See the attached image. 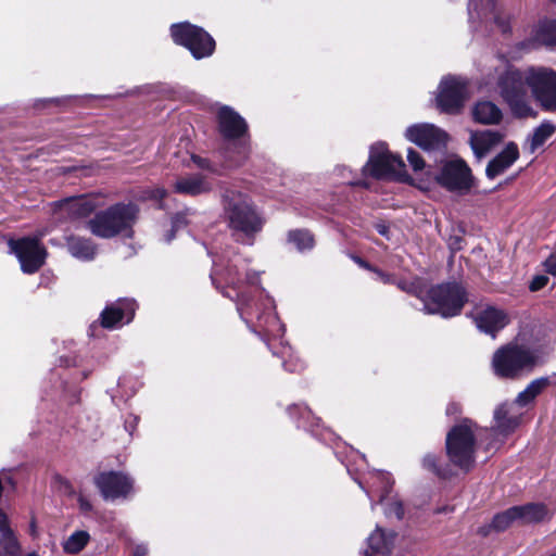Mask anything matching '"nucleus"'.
I'll return each mask as SVG.
<instances>
[{"label": "nucleus", "instance_id": "nucleus-16", "mask_svg": "<svg viewBox=\"0 0 556 556\" xmlns=\"http://www.w3.org/2000/svg\"><path fill=\"white\" fill-rule=\"evenodd\" d=\"M525 79L534 99L538 100L543 93L556 85V72L548 67L532 66L526 70Z\"/></svg>", "mask_w": 556, "mask_h": 556}, {"label": "nucleus", "instance_id": "nucleus-15", "mask_svg": "<svg viewBox=\"0 0 556 556\" xmlns=\"http://www.w3.org/2000/svg\"><path fill=\"white\" fill-rule=\"evenodd\" d=\"M473 320L480 331L495 338L509 324L510 318L504 309L486 306L475 314Z\"/></svg>", "mask_w": 556, "mask_h": 556}, {"label": "nucleus", "instance_id": "nucleus-1", "mask_svg": "<svg viewBox=\"0 0 556 556\" xmlns=\"http://www.w3.org/2000/svg\"><path fill=\"white\" fill-rule=\"evenodd\" d=\"M224 217L239 241L252 244L254 236L263 228L264 220L247 195L226 190L223 195Z\"/></svg>", "mask_w": 556, "mask_h": 556}, {"label": "nucleus", "instance_id": "nucleus-32", "mask_svg": "<svg viewBox=\"0 0 556 556\" xmlns=\"http://www.w3.org/2000/svg\"><path fill=\"white\" fill-rule=\"evenodd\" d=\"M371 488L379 492V502L384 503L392 489L393 481L389 473L377 472L371 476Z\"/></svg>", "mask_w": 556, "mask_h": 556}, {"label": "nucleus", "instance_id": "nucleus-13", "mask_svg": "<svg viewBox=\"0 0 556 556\" xmlns=\"http://www.w3.org/2000/svg\"><path fill=\"white\" fill-rule=\"evenodd\" d=\"M94 483L105 501L126 497L132 490V481L126 475L116 471L101 472Z\"/></svg>", "mask_w": 556, "mask_h": 556}, {"label": "nucleus", "instance_id": "nucleus-49", "mask_svg": "<svg viewBox=\"0 0 556 556\" xmlns=\"http://www.w3.org/2000/svg\"><path fill=\"white\" fill-rule=\"evenodd\" d=\"M283 367L286 368V370L292 372V371H299V370L303 369L304 365L300 361H296L294 364L291 361H289V362H283Z\"/></svg>", "mask_w": 556, "mask_h": 556}, {"label": "nucleus", "instance_id": "nucleus-25", "mask_svg": "<svg viewBox=\"0 0 556 556\" xmlns=\"http://www.w3.org/2000/svg\"><path fill=\"white\" fill-rule=\"evenodd\" d=\"M66 244L68 252L76 258L91 261L96 256L97 248L90 239L71 236L66 239Z\"/></svg>", "mask_w": 556, "mask_h": 556}, {"label": "nucleus", "instance_id": "nucleus-17", "mask_svg": "<svg viewBox=\"0 0 556 556\" xmlns=\"http://www.w3.org/2000/svg\"><path fill=\"white\" fill-rule=\"evenodd\" d=\"M521 413L517 412L515 404L504 403L494 412L495 425L491 430L492 435H503L511 433L519 425Z\"/></svg>", "mask_w": 556, "mask_h": 556}, {"label": "nucleus", "instance_id": "nucleus-43", "mask_svg": "<svg viewBox=\"0 0 556 556\" xmlns=\"http://www.w3.org/2000/svg\"><path fill=\"white\" fill-rule=\"evenodd\" d=\"M422 465L426 469L439 475L443 476V473L440 471V469L437 466V458L435 456L428 454L422 459Z\"/></svg>", "mask_w": 556, "mask_h": 556}, {"label": "nucleus", "instance_id": "nucleus-56", "mask_svg": "<svg viewBox=\"0 0 556 556\" xmlns=\"http://www.w3.org/2000/svg\"><path fill=\"white\" fill-rule=\"evenodd\" d=\"M495 446H496V445L494 444V441L492 440L491 442H489V443L486 444V450H491V448H493V447H495Z\"/></svg>", "mask_w": 556, "mask_h": 556}, {"label": "nucleus", "instance_id": "nucleus-5", "mask_svg": "<svg viewBox=\"0 0 556 556\" xmlns=\"http://www.w3.org/2000/svg\"><path fill=\"white\" fill-rule=\"evenodd\" d=\"M476 425L465 419L455 425L446 435V454L450 462L464 472L470 471L476 463Z\"/></svg>", "mask_w": 556, "mask_h": 556}, {"label": "nucleus", "instance_id": "nucleus-53", "mask_svg": "<svg viewBox=\"0 0 556 556\" xmlns=\"http://www.w3.org/2000/svg\"><path fill=\"white\" fill-rule=\"evenodd\" d=\"M146 554H147V548L144 546H137L134 552V556H146Z\"/></svg>", "mask_w": 556, "mask_h": 556}, {"label": "nucleus", "instance_id": "nucleus-39", "mask_svg": "<svg viewBox=\"0 0 556 556\" xmlns=\"http://www.w3.org/2000/svg\"><path fill=\"white\" fill-rule=\"evenodd\" d=\"M237 296H238L237 309H238L240 316L242 318L251 316L252 314L250 312V309H251L250 298L244 293L238 294Z\"/></svg>", "mask_w": 556, "mask_h": 556}, {"label": "nucleus", "instance_id": "nucleus-14", "mask_svg": "<svg viewBox=\"0 0 556 556\" xmlns=\"http://www.w3.org/2000/svg\"><path fill=\"white\" fill-rule=\"evenodd\" d=\"M405 136L424 150L441 148L447 140V135L432 124L413 125L406 129Z\"/></svg>", "mask_w": 556, "mask_h": 556}, {"label": "nucleus", "instance_id": "nucleus-27", "mask_svg": "<svg viewBox=\"0 0 556 556\" xmlns=\"http://www.w3.org/2000/svg\"><path fill=\"white\" fill-rule=\"evenodd\" d=\"M472 115L476 122L484 125L498 124L502 119L501 110L490 101L478 102L472 110Z\"/></svg>", "mask_w": 556, "mask_h": 556}, {"label": "nucleus", "instance_id": "nucleus-8", "mask_svg": "<svg viewBox=\"0 0 556 556\" xmlns=\"http://www.w3.org/2000/svg\"><path fill=\"white\" fill-rule=\"evenodd\" d=\"M40 237H24L21 239H10L8 245L10 252L17 257L21 268L25 274H34L43 266L48 252L40 243Z\"/></svg>", "mask_w": 556, "mask_h": 556}, {"label": "nucleus", "instance_id": "nucleus-50", "mask_svg": "<svg viewBox=\"0 0 556 556\" xmlns=\"http://www.w3.org/2000/svg\"><path fill=\"white\" fill-rule=\"evenodd\" d=\"M78 505L81 511L88 513L92 509V505L85 496L79 495L78 496Z\"/></svg>", "mask_w": 556, "mask_h": 556}, {"label": "nucleus", "instance_id": "nucleus-57", "mask_svg": "<svg viewBox=\"0 0 556 556\" xmlns=\"http://www.w3.org/2000/svg\"><path fill=\"white\" fill-rule=\"evenodd\" d=\"M365 556H369V552L368 551H366Z\"/></svg>", "mask_w": 556, "mask_h": 556}, {"label": "nucleus", "instance_id": "nucleus-36", "mask_svg": "<svg viewBox=\"0 0 556 556\" xmlns=\"http://www.w3.org/2000/svg\"><path fill=\"white\" fill-rule=\"evenodd\" d=\"M536 101L542 110L546 112H556V85L543 93Z\"/></svg>", "mask_w": 556, "mask_h": 556}, {"label": "nucleus", "instance_id": "nucleus-34", "mask_svg": "<svg viewBox=\"0 0 556 556\" xmlns=\"http://www.w3.org/2000/svg\"><path fill=\"white\" fill-rule=\"evenodd\" d=\"M289 241L293 243L299 251L309 250L314 247V238L306 230L290 231Z\"/></svg>", "mask_w": 556, "mask_h": 556}, {"label": "nucleus", "instance_id": "nucleus-12", "mask_svg": "<svg viewBox=\"0 0 556 556\" xmlns=\"http://www.w3.org/2000/svg\"><path fill=\"white\" fill-rule=\"evenodd\" d=\"M404 167V162L400 156L390 153L380 144L371 148L365 170L372 177L384 178L399 174Z\"/></svg>", "mask_w": 556, "mask_h": 556}, {"label": "nucleus", "instance_id": "nucleus-46", "mask_svg": "<svg viewBox=\"0 0 556 556\" xmlns=\"http://www.w3.org/2000/svg\"><path fill=\"white\" fill-rule=\"evenodd\" d=\"M372 273H375L377 275V278L382 281L383 283H394L395 282V278L393 275H390L388 273H384L382 270H380L379 268L376 267V270H372Z\"/></svg>", "mask_w": 556, "mask_h": 556}, {"label": "nucleus", "instance_id": "nucleus-47", "mask_svg": "<svg viewBox=\"0 0 556 556\" xmlns=\"http://www.w3.org/2000/svg\"><path fill=\"white\" fill-rule=\"evenodd\" d=\"M545 267L551 275L556 276V253L545 261Z\"/></svg>", "mask_w": 556, "mask_h": 556}, {"label": "nucleus", "instance_id": "nucleus-31", "mask_svg": "<svg viewBox=\"0 0 556 556\" xmlns=\"http://www.w3.org/2000/svg\"><path fill=\"white\" fill-rule=\"evenodd\" d=\"M519 517L517 506L510 507L505 511L496 514L492 519L490 528L497 532L505 531L510 526L519 523Z\"/></svg>", "mask_w": 556, "mask_h": 556}, {"label": "nucleus", "instance_id": "nucleus-22", "mask_svg": "<svg viewBox=\"0 0 556 556\" xmlns=\"http://www.w3.org/2000/svg\"><path fill=\"white\" fill-rule=\"evenodd\" d=\"M97 205L92 197L83 195L65 199L60 203V208L72 218H83L90 215L96 210Z\"/></svg>", "mask_w": 556, "mask_h": 556}, {"label": "nucleus", "instance_id": "nucleus-10", "mask_svg": "<svg viewBox=\"0 0 556 556\" xmlns=\"http://www.w3.org/2000/svg\"><path fill=\"white\" fill-rule=\"evenodd\" d=\"M218 126L223 137L227 140H240L238 147V163L244 160L248 155V147L243 142V137L247 134L248 125L245 121L230 108L224 106L218 112Z\"/></svg>", "mask_w": 556, "mask_h": 556}, {"label": "nucleus", "instance_id": "nucleus-37", "mask_svg": "<svg viewBox=\"0 0 556 556\" xmlns=\"http://www.w3.org/2000/svg\"><path fill=\"white\" fill-rule=\"evenodd\" d=\"M542 40L546 45H556V21L548 22L543 26Z\"/></svg>", "mask_w": 556, "mask_h": 556}, {"label": "nucleus", "instance_id": "nucleus-45", "mask_svg": "<svg viewBox=\"0 0 556 556\" xmlns=\"http://www.w3.org/2000/svg\"><path fill=\"white\" fill-rule=\"evenodd\" d=\"M167 191L164 188H154L147 191V199L162 200L166 197Z\"/></svg>", "mask_w": 556, "mask_h": 556}, {"label": "nucleus", "instance_id": "nucleus-4", "mask_svg": "<svg viewBox=\"0 0 556 556\" xmlns=\"http://www.w3.org/2000/svg\"><path fill=\"white\" fill-rule=\"evenodd\" d=\"M542 363L538 349L510 342L495 351L492 367L496 376L515 379Z\"/></svg>", "mask_w": 556, "mask_h": 556}, {"label": "nucleus", "instance_id": "nucleus-52", "mask_svg": "<svg viewBox=\"0 0 556 556\" xmlns=\"http://www.w3.org/2000/svg\"><path fill=\"white\" fill-rule=\"evenodd\" d=\"M459 412H460V407L456 403H451L446 407V414L447 415H455V414H458Z\"/></svg>", "mask_w": 556, "mask_h": 556}, {"label": "nucleus", "instance_id": "nucleus-7", "mask_svg": "<svg viewBox=\"0 0 556 556\" xmlns=\"http://www.w3.org/2000/svg\"><path fill=\"white\" fill-rule=\"evenodd\" d=\"M174 41L186 47L195 59L210 56L215 50L214 39L201 27L190 23L170 27Z\"/></svg>", "mask_w": 556, "mask_h": 556}, {"label": "nucleus", "instance_id": "nucleus-33", "mask_svg": "<svg viewBox=\"0 0 556 556\" xmlns=\"http://www.w3.org/2000/svg\"><path fill=\"white\" fill-rule=\"evenodd\" d=\"M90 535L87 531H75L63 544V549L68 554L79 553L89 542Z\"/></svg>", "mask_w": 556, "mask_h": 556}, {"label": "nucleus", "instance_id": "nucleus-58", "mask_svg": "<svg viewBox=\"0 0 556 556\" xmlns=\"http://www.w3.org/2000/svg\"><path fill=\"white\" fill-rule=\"evenodd\" d=\"M552 2L556 3V0H551Z\"/></svg>", "mask_w": 556, "mask_h": 556}, {"label": "nucleus", "instance_id": "nucleus-19", "mask_svg": "<svg viewBox=\"0 0 556 556\" xmlns=\"http://www.w3.org/2000/svg\"><path fill=\"white\" fill-rule=\"evenodd\" d=\"M505 137V134L498 130H479L472 131L469 138V144L475 155L481 160L493 148L500 144Z\"/></svg>", "mask_w": 556, "mask_h": 556}, {"label": "nucleus", "instance_id": "nucleus-3", "mask_svg": "<svg viewBox=\"0 0 556 556\" xmlns=\"http://www.w3.org/2000/svg\"><path fill=\"white\" fill-rule=\"evenodd\" d=\"M138 215L139 207L135 203H116L98 212L87 225L91 233L99 238L111 239L122 233L131 237Z\"/></svg>", "mask_w": 556, "mask_h": 556}, {"label": "nucleus", "instance_id": "nucleus-18", "mask_svg": "<svg viewBox=\"0 0 556 556\" xmlns=\"http://www.w3.org/2000/svg\"><path fill=\"white\" fill-rule=\"evenodd\" d=\"M136 311V303L132 300H121L105 307L101 313V325L104 328H114L124 319L129 323Z\"/></svg>", "mask_w": 556, "mask_h": 556}, {"label": "nucleus", "instance_id": "nucleus-23", "mask_svg": "<svg viewBox=\"0 0 556 556\" xmlns=\"http://www.w3.org/2000/svg\"><path fill=\"white\" fill-rule=\"evenodd\" d=\"M395 539L396 533L394 531H386L381 528H377L368 538L370 555H389L394 547Z\"/></svg>", "mask_w": 556, "mask_h": 556}, {"label": "nucleus", "instance_id": "nucleus-9", "mask_svg": "<svg viewBox=\"0 0 556 556\" xmlns=\"http://www.w3.org/2000/svg\"><path fill=\"white\" fill-rule=\"evenodd\" d=\"M468 98V90L465 80L457 77H444L439 85L437 96L438 109L446 114H457Z\"/></svg>", "mask_w": 556, "mask_h": 556}, {"label": "nucleus", "instance_id": "nucleus-2", "mask_svg": "<svg viewBox=\"0 0 556 556\" xmlns=\"http://www.w3.org/2000/svg\"><path fill=\"white\" fill-rule=\"evenodd\" d=\"M498 65L495 67L497 74V88L504 99L509 105L514 115L518 117L534 116L528 96L527 83L525 73L508 64L503 58L497 59Z\"/></svg>", "mask_w": 556, "mask_h": 556}, {"label": "nucleus", "instance_id": "nucleus-44", "mask_svg": "<svg viewBox=\"0 0 556 556\" xmlns=\"http://www.w3.org/2000/svg\"><path fill=\"white\" fill-rule=\"evenodd\" d=\"M548 282V277L546 276H536L532 279L531 283H530V290L531 291H539L541 289H543Z\"/></svg>", "mask_w": 556, "mask_h": 556}, {"label": "nucleus", "instance_id": "nucleus-26", "mask_svg": "<svg viewBox=\"0 0 556 556\" xmlns=\"http://www.w3.org/2000/svg\"><path fill=\"white\" fill-rule=\"evenodd\" d=\"M517 508L520 515L519 525L541 522L551 517L547 506L542 503H528Z\"/></svg>", "mask_w": 556, "mask_h": 556}, {"label": "nucleus", "instance_id": "nucleus-11", "mask_svg": "<svg viewBox=\"0 0 556 556\" xmlns=\"http://www.w3.org/2000/svg\"><path fill=\"white\" fill-rule=\"evenodd\" d=\"M433 179L450 191L467 192L471 188L470 169L463 161L446 162Z\"/></svg>", "mask_w": 556, "mask_h": 556}, {"label": "nucleus", "instance_id": "nucleus-6", "mask_svg": "<svg viewBox=\"0 0 556 556\" xmlns=\"http://www.w3.org/2000/svg\"><path fill=\"white\" fill-rule=\"evenodd\" d=\"M421 300L426 313L448 318L462 312L467 302V295L458 283H442L430 288Z\"/></svg>", "mask_w": 556, "mask_h": 556}, {"label": "nucleus", "instance_id": "nucleus-42", "mask_svg": "<svg viewBox=\"0 0 556 556\" xmlns=\"http://www.w3.org/2000/svg\"><path fill=\"white\" fill-rule=\"evenodd\" d=\"M187 224V220L182 214H177L172 220V230L166 236L165 241L170 242L175 237V231Z\"/></svg>", "mask_w": 556, "mask_h": 556}, {"label": "nucleus", "instance_id": "nucleus-24", "mask_svg": "<svg viewBox=\"0 0 556 556\" xmlns=\"http://www.w3.org/2000/svg\"><path fill=\"white\" fill-rule=\"evenodd\" d=\"M18 549L17 540L9 526L8 516L0 510V556H16Z\"/></svg>", "mask_w": 556, "mask_h": 556}, {"label": "nucleus", "instance_id": "nucleus-29", "mask_svg": "<svg viewBox=\"0 0 556 556\" xmlns=\"http://www.w3.org/2000/svg\"><path fill=\"white\" fill-rule=\"evenodd\" d=\"M548 386L549 379L547 377H541L531 381L528 387L518 394L513 404H515V407L517 405L521 407L528 405Z\"/></svg>", "mask_w": 556, "mask_h": 556}, {"label": "nucleus", "instance_id": "nucleus-38", "mask_svg": "<svg viewBox=\"0 0 556 556\" xmlns=\"http://www.w3.org/2000/svg\"><path fill=\"white\" fill-rule=\"evenodd\" d=\"M386 515L388 517L402 519L404 516V508L402 503L399 500H391L390 502L386 503Z\"/></svg>", "mask_w": 556, "mask_h": 556}, {"label": "nucleus", "instance_id": "nucleus-35", "mask_svg": "<svg viewBox=\"0 0 556 556\" xmlns=\"http://www.w3.org/2000/svg\"><path fill=\"white\" fill-rule=\"evenodd\" d=\"M482 15L485 18H493L498 25L501 31L506 33L509 29L508 20L506 16H502V13L497 11L494 0H488L485 8H483Z\"/></svg>", "mask_w": 556, "mask_h": 556}, {"label": "nucleus", "instance_id": "nucleus-41", "mask_svg": "<svg viewBox=\"0 0 556 556\" xmlns=\"http://www.w3.org/2000/svg\"><path fill=\"white\" fill-rule=\"evenodd\" d=\"M53 484H54V488L62 494H65V495L74 494V489H73L72 484L70 483V481H67L65 478H63L61 476H55L53 478Z\"/></svg>", "mask_w": 556, "mask_h": 556}, {"label": "nucleus", "instance_id": "nucleus-30", "mask_svg": "<svg viewBox=\"0 0 556 556\" xmlns=\"http://www.w3.org/2000/svg\"><path fill=\"white\" fill-rule=\"evenodd\" d=\"M556 132V125L549 121L541 123L529 138L530 152H535Z\"/></svg>", "mask_w": 556, "mask_h": 556}, {"label": "nucleus", "instance_id": "nucleus-59", "mask_svg": "<svg viewBox=\"0 0 556 556\" xmlns=\"http://www.w3.org/2000/svg\"><path fill=\"white\" fill-rule=\"evenodd\" d=\"M551 556H556V554H554V555H551Z\"/></svg>", "mask_w": 556, "mask_h": 556}, {"label": "nucleus", "instance_id": "nucleus-21", "mask_svg": "<svg viewBox=\"0 0 556 556\" xmlns=\"http://www.w3.org/2000/svg\"><path fill=\"white\" fill-rule=\"evenodd\" d=\"M173 189L176 193L197 197L210 192L212 185L205 176L193 174L178 177L173 184Z\"/></svg>", "mask_w": 556, "mask_h": 556}, {"label": "nucleus", "instance_id": "nucleus-54", "mask_svg": "<svg viewBox=\"0 0 556 556\" xmlns=\"http://www.w3.org/2000/svg\"><path fill=\"white\" fill-rule=\"evenodd\" d=\"M378 231L379 233L386 236L387 235V227L381 225V226H378Z\"/></svg>", "mask_w": 556, "mask_h": 556}, {"label": "nucleus", "instance_id": "nucleus-51", "mask_svg": "<svg viewBox=\"0 0 556 556\" xmlns=\"http://www.w3.org/2000/svg\"><path fill=\"white\" fill-rule=\"evenodd\" d=\"M353 260L355 261V263L358 266H361L364 269H367L369 271L376 270L375 266L370 265L368 262L364 261L363 258H361L358 256L353 257Z\"/></svg>", "mask_w": 556, "mask_h": 556}, {"label": "nucleus", "instance_id": "nucleus-28", "mask_svg": "<svg viewBox=\"0 0 556 556\" xmlns=\"http://www.w3.org/2000/svg\"><path fill=\"white\" fill-rule=\"evenodd\" d=\"M256 273L248 271L245 265L240 260L231 261L226 268V281L231 286H238L243 280L249 283H255L257 281Z\"/></svg>", "mask_w": 556, "mask_h": 556}, {"label": "nucleus", "instance_id": "nucleus-55", "mask_svg": "<svg viewBox=\"0 0 556 556\" xmlns=\"http://www.w3.org/2000/svg\"><path fill=\"white\" fill-rule=\"evenodd\" d=\"M193 161L201 167L204 166V162L200 157L193 156Z\"/></svg>", "mask_w": 556, "mask_h": 556}, {"label": "nucleus", "instance_id": "nucleus-20", "mask_svg": "<svg viewBox=\"0 0 556 556\" xmlns=\"http://www.w3.org/2000/svg\"><path fill=\"white\" fill-rule=\"evenodd\" d=\"M519 157V150L515 142H509L505 148L492 159L485 169V175L489 179L505 173Z\"/></svg>", "mask_w": 556, "mask_h": 556}, {"label": "nucleus", "instance_id": "nucleus-48", "mask_svg": "<svg viewBox=\"0 0 556 556\" xmlns=\"http://www.w3.org/2000/svg\"><path fill=\"white\" fill-rule=\"evenodd\" d=\"M394 285L397 286L399 289H401L402 291H405V292H408V293H414L415 292V286L413 283H409L405 280H395Z\"/></svg>", "mask_w": 556, "mask_h": 556}, {"label": "nucleus", "instance_id": "nucleus-40", "mask_svg": "<svg viewBox=\"0 0 556 556\" xmlns=\"http://www.w3.org/2000/svg\"><path fill=\"white\" fill-rule=\"evenodd\" d=\"M407 161L415 172L422 170L425 167V161L419 153L413 149H408L407 151Z\"/></svg>", "mask_w": 556, "mask_h": 556}]
</instances>
